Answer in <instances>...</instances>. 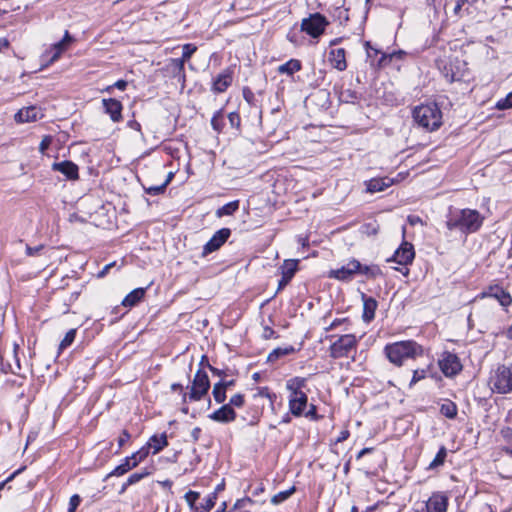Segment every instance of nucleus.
I'll return each mask as SVG.
<instances>
[{
  "mask_svg": "<svg viewBox=\"0 0 512 512\" xmlns=\"http://www.w3.org/2000/svg\"><path fill=\"white\" fill-rule=\"evenodd\" d=\"M485 217L475 209L450 208L446 216V227L450 231H459L464 235L477 232L483 225Z\"/></svg>",
  "mask_w": 512,
  "mask_h": 512,
  "instance_id": "f257e3e1",
  "label": "nucleus"
},
{
  "mask_svg": "<svg viewBox=\"0 0 512 512\" xmlns=\"http://www.w3.org/2000/svg\"><path fill=\"white\" fill-rule=\"evenodd\" d=\"M384 351L389 361L397 366H401L406 360L415 359L423 354L422 347L413 340L388 344Z\"/></svg>",
  "mask_w": 512,
  "mask_h": 512,
  "instance_id": "f03ea898",
  "label": "nucleus"
},
{
  "mask_svg": "<svg viewBox=\"0 0 512 512\" xmlns=\"http://www.w3.org/2000/svg\"><path fill=\"white\" fill-rule=\"evenodd\" d=\"M413 118L427 131L437 130L442 124V112L436 103L416 106L413 110Z\"/></svg>",
  "mask_w": 512,
  "mask_h": 512,
  "instance_id": "7ed1b4c3",
  "label": "nucleus"
},
{
  "mask_svg": "<svg viewBox=\"0 0 512 512\" xmlns=\"http://www.w3.org/2000/svg\"><path fill=\"white\" fill-rule=\"evenodd\" d=\"M492 392L509 394L512 392V366L500 365L490 375Z\"/></svg>",
  "mask_w": 512,
  "mask_h": 512,
  "instance_id": "20e7f679",
  "label": "nucleus"
},
{
  "mask_svg": "<svg viewBox=\"0 0 512 512\" xmlns=\"http://www.w3.org/2000/svg\"><path fill=\"white\" fill-rule=\"evenodd\" d=\"M357 339L353 334H345L339 337L330 346V356L332 358L348 357L350 352L356 349Z\"/></svg>",
  "mask_w": 512,
  "mask_h": 512,
  "instance_id": "39448f33",
  "label": "nucleus"
},
{
  "mask_svg": "<svg viewBox=\"0 0 512 512\" xmlns=\"http://www.w3.org/2000/svg\"><path fill=\"white\" fill-rule=\"evenodd\" d=\"M328 24L329 22L325 16L320 13H314L302 20L301 29L309 36L317 38L323 34Z\"/></svg>",
  "mask_w": 512,
  "mask_h": 512,
  "instance_id": "423d86ee",
  "label": "nucleus"
},
{
  "mask_svg": "<svg viewBox=\"0 0 512 512\" xmlns=\"http://www.w3.org/2000/svg\"><path fill=\"white\" fill-rule=\"evenodd\" d=\"M361 269V263L356 259H351L338 269L331 270L328 274L329 278L339 281H351Z\"/></svg>",
  "mask_w": 512,
  "mask_h": 512,
  "instance_id": "0eeeda50",
  "label": "nucleus"
},
{
  "mask_svg": "<svg viewBox=\"0 0 512 512\" xmlns=\"http://www.w3.org/2000/svg\"><path fill=\"white\" fill-rule=\"evenodd\" d=\"M439 367L443 374L452 377L462 370V365L457 355L444 352L439 359Z\"/></svg>",
  "mask_w": 512,
  "mask_h": 512,
  "instance_id": "6e6552de",
  "label": "nucleus"
},
{
  "mask_svg": "<svg viewBox=\"0 0 512 512\" xmlns=\"http://www.w3.org/2000/svg\"><path fill=\"white\" fill-rule=\"evenodd\" d=\"M415 257L414 247L411 243L403 242L388 261H394L399 265L407 266Z\"/></svg>",
  "mask_w": 512,
  "mask_h": 512,
  "instance_id": "1a4fd4ad",
  "label": "nucleus"
},
{
  "mask_svg": "<svg viewBox=\"0 0 512 512\" xmlns=\"http://www.w3.org/2000/svg\"><path fill=\"white\" fill-rule=\"evenodd\" d=\"M231 234L230 229L222 228L218 230L212 238L204 245L203 256L218 250L229 238Z\"/></svg>",
  "mask_w": 512,
  "mask_h": 512,
  "instance_id": "9d476101",
  "label": "nucleus"
},
{
  "mask_svg": "<svg viewBox=\"0 0 512 512\" xmlns=\"http://www.w3.org/2000/svg\"><path fill=\"white\" fill-rule=\"evenodd\" d=\"M102 105L104 112L109 115L114 123L122 120L123 105L119 100L114 98L102 99Z\"/></svg>",
  "mask_w": 512,
  "mask_h": 512,
  "instance_id": "9b49d317",
  "label": "nucleus"
},
{
  "mask_svg": "<svg viewBox=\"0 0 512 512\" xmlns=\"http://www.w3.org/2000/svg\"><path fill=\"white\" fill-rule=\"evenodd\" d=\"M73 42V38L69 34L68 31H65L64 37L59 42L52 45L49 51L46 52V55L49 56V62L53 63L59 59V57L64 53L69 45Z\"/></svg>",
  "mask_w": 512,
  "mask_h": 512,
  "instance_id": "f8f14e48",
  "label": "nucleus"
},
{
  "mask_svg": "<svg viewBox=\"0 0 512 512\" xmlns=\"http://www.w3.org/2000/svg\"><path fill=\"white\" fill-rule=\"evenodd\" d=\"M52 169L62 173L68 180H77L79 178L78 166L72 161L55 162L52 164Z\"/></svg>",
  "mask_w": 512,
  "mask_h": 512,
  "instance_id": "ddd939ff",
  "label": "nucleus"
},
{
  "mask_svg": "<svg viewBox=\"0 0 512 512\" xmlns=\"http://www.w3.org/2000/svg\"><path fill=\"white\" fill-rule=\"evenodd\" d=\"M43 117V113L40 108L36 106H29L20 109L15 114V121L18 123L33 122Z\"/></svg>",
  "mask_w": 512,
  "mask_h": 512,
  "instance_id": "4468645a",
  "label": "nucleus"
},
{
  "mask_svg": "<svg viewBox=\"0 0 512 512\" xmlns=\"http://www.w3.org/2000/svg\"><path fill=\"white\" fill-rule=\"evenodd\" d=\"M308 397L306 393H296L289 396V411L296 417L303 414L307 407Z\"/></svg>",
  "mask_w": 512,
  "mask_h": 512,
  "instance_id": "2eb2a0df",
  "label": "nucleus"
},
{
  "mask_svg": "<svg viewBox=\"0 0 512 512\" xmlns=\"http://www.w3.org/2000/svg\"><path fill=\"white\" fill-rule=\"evenodd\" d=\"M233 71L230 68L221 72L213 82V89L215 92L222 93L232 84Z\"/></svg>",
  "mask_w": 512,
  "mask_h": 512,
  "instance_id": "dca6fc26",
  "label": "nucleus"
},
{
  "mask_svg": "<svg viewBox=\"0 0 512 512\" xmlns=\"http://www.w3.org/2000/svg\"><path fill=\"white\" fill-rule=\"evenodd\" d=\"M448 499L442 494H433L426 503L427 512H446Z\"/></svg>",
  "mask_w": 512,
  "mask_h": 512,
  "instance_id": "f3484780",
  "label": "nucleus"
},
{
  "mask_svg": "<svg viewBox=\"0 0 512 512\" xmlns=\"http://www.w3.org/2000/svg\"><path fill=\"white\" fill-rule=\"evenodd\" d=\"M329 62L338 71H344L347 68L345 50L343 48L332 49L329 52Z\"/></svg>",
  "mask_w": 512,
  "mask_h": 512,
  "instance_id": "a211bd4d",
  "label": "nucleus"
},
{
  "mask_svg": "<svg viewBox=\"0 0 512 512\" xmlns=\"http://www.w3.org/2000/svg\"><path fill=\"white\" fill-rule=\"evenodd\" d=\"M210 387L208 376L198 370L194 376V400L206 393Z\"/></svg>",
  "mask_w": 512,
  "mask_h": 512,
  "instance_id": "6ab92c4d",
  "label": "nucleus"
},
{
  "mask_svg": "<svg viewBox=\"0 0 512 512\" xmlns=\"http://www.w3.org/2000/svg\"><path fill=\"white\" fill-rule=\"evenodd\" d=\"M236 413L230 405H223L210 415V418L222 423H228L235 419Z\"/></svg>",
  "mask_w": 512,
  "mask_h": 512,
  "instance_id": "aec40b11",
  "label": "nucleus"
},
{
  "mask_svg": "<svg viewBox=\"0 0 512 512\" xmlns=\"http://www.w3.org/2000/svg\"><path fill=\"white\" fill-rule=\"evenodd\" d=\"M392 179L385 178H374L366 182V190L369 193H376L384 191L386 188L392 185Z\"/></svg>",
  "mask_w": 512,
  "mask_h": 512,
  "instance_id": "412c9836",
  "label": "nucleus"
},
{
  "mask_svg": "<svg viewBox=\"0 0 512 512\" xmlns=\"http://www.w3.org/2000/svg\"><path fill=\"white\" fill-rule=\"evenodd\" d=\"M138 464L135 462L134 458H132V455L129 457H126L121 464L116 466L114 470H112L107 477L111 476H122L131 469L135 468Z\"/></svg>",
  "mask_w": 512,
  "mask_h": 512,
  "instance_id": "4be33fe9",
  "label": "nucleus"
},
{
  "mask_svg": "<svg viewBox=\"0 0 512 512\" xmlns=\"http://www.w3.org/2000/svg\"><path fill=\"white\" fill-rule=\"evenodd\" d=\"M363 300V319L370 322L375 316L377 301L372 297H365V295H363Z\"/></svg>",
  "mask_w": 512,
  "mask_h": 512,
  "instance_id": "5701e85b",
  "label": "nucleus"
},
{
  "mask_svg": "<svg viewBox=\"0 0 512 512\" xmlns=\"http://www.w3.org/2000/svg\"><path fill=\"white\" fill-rule=\"evenodd\" d=\"M167 436L166 434L161 435H153L147 442V446L150 451L152 450L153 454H157L160 452L165 446H167Z\"/></svg>",
  "mask_w": 512,
  "mask_h": 512,
  "instance_id": "b1692460",
  "label": "nucleus"
},
{
  "mask_svg": "<svg viewBox=\"0 0 512 512\" xmlns=\"http://www.w3.org/2000/svg\"><path fill=\"white\" fill-rule=\"evenodd\" d=\"M145 289L144 288H136L131 291L122 301V305L125 307H133L137 305L144 297Z\"/></svg>",
  "mask_w": 512,
  "mask_h": 512,
  "instance_id": "393cba45",
  "label": "nucleus"
},
{
  "mask_svg": "<svg viewBox=\"0 0 512 512\" xmlns=\"http://www.w3.org/2000/svg\"><path fill=\"white\" fill-rule=\"evenodd\" d=\"M406 55L407 53L404 50H397L391 53H382V56L378 61V66H388L393 60H403Z\"/></svg>",
  "mask_w": 512,
  "mask_h": 512,
  "instance_id": "a878e982",
  "label": "nucleus"
},
{
  "mask_svg": "<svg viewBox=\"0 0 512 512\" xmlns=\"http://www.w3.org/2000/svg\"><path fill=\"white\" fill-rule=\"evenodd\" d=\"M306 385V379L300 377H294L287 381L286 388L290 391V395H295L296 393H304L302 389Z\"/></svg>",
  "mask_w": 512,
  "mask_h": 512,
  "instance_id": "bb28decb",
  "label": "nucleus"
},
{
  "mask_svg": "<svg viewBox=\"0 0 512 512\" xmlns=\"http://www.w3.org/2000/svg\"><path fill=\"white\" fill-rule=\"evenodd\" d=\"M301 69V63L297 59H290L286 63L278 67V72L281 74L293 75Z\"/></svg>",
  "mask_w": 512,
  "mask_h": 512,
  "instance_id": "cd10ccee",
  "label": "nucleus"
},
{
  "mask_svg": "<svg viewBox=\"0 0 512 512\" xmlns=\"http://www.w3.org/2000/svg\"><path fill=\"white\" fill-rule=\"evenodd\" d=\"M298 268V260H285L281 266V274L286 277V279H292L295 272Z\"/></svg>",
  "mask_w": 512,
  "mask_h": 512,
  "instance_id": "c85d7f7f",
  "label": "nucleus"
},
{
  "mask_svg": "<svg viewBox=\"0 0 512 512\" xmlns=\"http://www.w3.org/2000/svg\"><path fill=\"white\" fill-rule=\"evenodd\" d=\"M295 352V348L291 345L289 346H285V347H278V348H275L273 351H271L268 355V361L269 362H274L276 361L277 359L283 357V356H286V355H289V354H292Z\"/></svg>",
  "mask_w": 512,
  "mask_h": 512,
  "instance_id": "c756f323",
  "label": "nucleus"
},
{
  "mask_svg": "<svg viewBox=\"0 0 512 512\" xmlns=\"http://www.w3.org/2000/svg\"><path fill=\"white\" fill-rule=\"evenodd\" d=\"M339 100L343 103L355 104L358 103V101L360 100V96L354 90L344 89L339 94Z\"/></svg>",
  "mask_w": 512,
  "mask_h": 512,
  "instance_id": "7c9ffc66",
  "label": "nucleus"
},
{
  "mask_svg": "<svg viewBox=\"0 0 512 512\" xmlns=\"http://www.w3.org/2000/svg\"><path fill=\"white\" fill-rule=\"evenodd\" d=\"M239 208V201H231L216 211L218 217L229 216L234 214Z\"/></svg>",
  "mask_w": 512,
  "mask_h": 512,
  "instance_id": "2f4dec72",
  "label": "nucleus"
},
{
  "mask_svg": "<svg viewBox=\"0 0 512 512\" xmlns=\"http://www.w3.org/2000/svg\"><path fill=\"white\" fill-rule=\"evenodd\" d=\"M358 274L367 276L368 278H376L382 274L381 269L377 265H362Z\"/></svg>",
  "mask_w": 512,
  "mask_h": 512,
  "instance_id": "473e14b6",
  "label": "nucleus"
},
{
  "mask_svg": "<svg viewBox=\"0 0 512 512\" xmlns=\"http://www.w3.org/2000/svg\"><path fill=\"white\" fill-rule=\"evenodd\" d=\"M295 491H296L295 486H292L288 490L281 491V492L275 494L271 498V503L274 505L281 504L282 502L286 501L292 494H294Z\"/></svg>",
  "mask_w": 512,
  "mask_h": 512,
  "instance_id": "72a5a7b5",
  "label": "nucleus"
},
{
  "mask_svg": "<svg viewBox=\"0 0 512 512\" xmlns=\"http://www.w3.org/2000/svg\"><path fill=\"white\" fill-rule=\"evenodd\" d=\"M446 456H447V449L444 446H441L440 449L438 450L435 458L429 464L428 468L435 469V468L443 465L445 462Z\"/></svg>",
  "mask_w": 512,
  "mask_h": 512,
  "instance_id": "f704fd0d",
  "label": "nucleus"
},
{
  "mask_svg": "<svg viewBox=\"0 0 512 512\" xmlns=\"http://www.w3.org/2000/svg\"><path fill=\"white\" fill-rule=\"evenodd\" d=\"M440 411L447 418L453 419L457 415V406L449 401L441 405Z\"/></svg>",
  "mask_w": 512,
  "mask_h": 512,
  "instance_id": "c9c22d12",
  "label": "nucleus"
},
{
  "mask_svg": "<svg viewBox=\"0 0 512 512\" xmlns=\"http://www.w3.org/2000/svg\"><path fill=\"white\" fill-rule=\"evenodd\" d=\"M148 475H150V471L147 468H145L141 472L133 473L128 477L127 485H134L141 481L142 479H144L145 477H147Z\"/></svg>",
  "mask_w": 512,
  "mask_h": 512,
  "instance_id": "e433bc0d",
  "label": "nucleus"
},
{
  "mask_svg": "<svg viewBox=\"0 0 512 512\" xmlns=\"http://www.w3.org/2000/svg\"><path fill=\"white\" fill-rule=\"evenodd\" d=\"M211 125L213 129L217 132H220L224 125V116L221 111H218L214 114L211 119Z\"/></svg>",
  "mask_w": 512,
  "mask_h": 512,
  "instance_id": "4c0bfd02",
  "label": "nucleus"
},
{
  "mask_svg": "<svg viewBox=\"0 0 512 512\" xmlns=\"http://www.w3.org/2000/svg\"><path fill=\"white\" fill-rule=\"evenodd\" d=\"M168 184H169V179H165V181L162 184L156 185V186H149V187L145 188V191L149 195H153V196L159 195V194L164 193L166 186Z\"/></svg>",
  "mask_w": 512,
  "mask_h": 512,
  "instance_id": "58836bf2",
  "label": "nucleus"
},
{
  "mask_svg": "<svg viewBox=\"0 0 512 512\" xmlns=\"http://www.w3.org/2000/svg\"><path fill=\"white\" fill-rule=\"evenodd\" d=\"M75 336H76V330L75 329H70L65 337L62 339V341L60 342V345H59V349L60 350H64L66 349L68 346H70L74 339H75Z\"/></svg>",
  "mask_w": 512,
  "mask_h": 512,
  "instance_id": "ea45409f",
  "label": "nucleus"
},
{
  "mask_svg": "<svg viewBox=\"0 0 512 512\" xmlns=\"http://www.w3.org/2000/svg\"><path fill=\"white\" fill-rule=\"evenodd\" d=\"M216 495L213 493L210 495L206 501L205 504L201 507H194V512H208L215 504Z\"/></svg>",
  "mask_w": 512,
  "mask_h": 512,
  "instance_id": "a19ab883",
  "label": "nucleus"
},
{
  "mask_svg": "<svg viewBox=\"0 0 512 512\" xmlns=\"http://www.w3.org/2000/svg\"><path fill=\"white\" fill-rule=\"evenodd\" d=\"M213 395L218 403H222L225 401V386L222 384H216L213 389Z\"/></svg>",
  "mask_w": 512,
  "mask_h": 512,
  "instance_id": "79ce46f5",
  "label": "nucleus"
},
{
  "mask_svg": "<svg viewBox=\"0 0 512 512\" xmlns=\"http://www.w3.org/2000/svg\"><path fill=\"white\" fill-rule=\"evenodd\" d=\"M149 453H150V449L146 444L145 446L140 448L137 452L133 453L132 458H134L135 462L137 464H139L149 455Z\"/></svg>",
  "mask_w": 512,
  "mask_h": 512,
  "instance_id": "37998d69",
  "label": "nucleus"
},
{
  "mask_svg": "<svg viewBox=\"0 0 512 512\" xmlns=\"http://www.w3.org/2000/svg\"><path fill=\"white\" fill-rule=\"evenodd\" d=\"M496 108L499 110H506L512 108V91L507 94L505 98L500 99L496 103Z\"/></svg>",
  "mask_w": 512,
  "mask_h": 512,
  "instance_id": "c03bdc74",
  "label": "nucleus"
},
{
  "mask_svg": "<svg viewBox=\"0 0 512 512\" xmlns=\"http://www.w3.org/2000/svg\"><path fill=\"white\" fill-rule=\"evenodd\" d=\"M128 85V82L126 80H118L113 85L107 86L103 91L111 93L114 88H117L119 90H125Z\"/></svg>",
  "mask_w": 512,
  "mask_h": 512,
  "instance_id": "a18cd8bd",
  "label": "nucleus"
},
{
  "mask_svg": "<svg viewBox=\"0 0 512 512\" xmlns=\"http://www.w3.org/2000/svg\"><path fill=\"white\" fill-rule=\"evenodd\" d=\"M426 377V371L424 369H417L413 371V376L410 382V387L416 384L418 381Z\"/></svg>",
  "mask_w": 512,
  "mask_h": 512,
  "instance_id": "49530a36",
  "label": "nucleus"
},
{
  "mask_svg": "<svg viewBox=\"0 0 512 512\" xmlns=\"http://www.w3.org/2000/svg\"><path fill=\"white\" fill-rule=\"evenodd\" d=\"M228 120L232 128H239L241 119L238 113L231 112L228 114Z\"/></svg>",
  "mask_w": 512,
  "mask_h": 512,
  "instance_id": "de8ad7c7",
  "label": "nucleus"
},
{
  "mask_svg": "<svg viewBox=\"0 0 512 512\" xmlns=\"http://www.w3.org/2000/svg\"><path fill=\"white\" fill-rule=\"evenodd\" d=\"M81 499L80 496L77 494H74L70 497L69 501V508L67 512H75L77 507L80 505Z\"/></svg>",
  "mask_w": 512,
  "mask_h": 512,
  "instance_id": "09e8293b",
  "label": "nucleus"
},
{
  "mask_svg": "<svg viewBox=\"0 0 512 512\" xmlns=\"http://www.w3.org/2000/svg\"><path fill=\"white\" fill-rule=\"evenodd\" d=\"M444 75L448 82L459 81L462 77V75H460L458 72H455L452 67L449 71L446 69Z\"/></svg>",
  "mask_w": 512,
  "mask_h": 512,
  "instance_id": "8fccbe9b",
  "label": "nucleus"
},
{
  "mask_svg": "<svg viewBox=\"0 0 512 512\" xmlns=\"http://www.w3.org/2000/svg\"><path fill=\"white\" fill-rule=\"evenodd\" d=\"M244 404V396L242 394H235L230 398V406L241 407Z\"/></svg>",
  "mask_w": 512,
  "mask_h": 512,
  "instance_id": "3c124183",
  "label": "nucleus"
},
{
  "mask_svg": "<svg viewBox=\"0 0 512 512\" xmlns=\"http://www.w3.org/2000/svg\"><path fill=\"white\" fill-rule=\"evenodd\" d=\"M130 437V433L127 430H123L120 436L118 437L119 447H123L129 441Z\"/></svg>",
  "mask_w": 512,
  "mask_h": 512,
  "instance_id": "603ef678",
  "label": "nucleus"
},
{
  "mask_svg": "<svg viewBox=\"0 0 512 512\" xmlns=\"http://www.w3.org/2000/svg\"><path fill=\"white\" fill-rule=\"evenodd\" d=\"M43 249V245H39L36 247H31L29 245L26 246V254L28 256H36Z\"/></svg>",
  "mask_w": 512,
  "mask_h": 512,
  "instance_id": "864d4df0",
  "label": "nucleus"
},
{
  "mask_svg": "<svg viewBox=\"0 0 512 512\" xmlns=\"http://www.w3.org/2000/svg\"><path fill=\"white\" fill-rule=\"evenodd\" d=\"M243 97L249 104H251L254 100V93L248 87H245L243 88Z\"/></svg>",
  "mask_w": 512,
  "mask_h": 512,
  "instance_id": "5fc2aeb1",
  "label": "nucleus"
},
{
  "mask_svg": "<svg viewBox=\"0 0 512 512\" xmlns=\"http://www.w3.org/2000/svg\"><path fill=\"white\" fill-rule=\"evenodd\" d=\"M18 350H19V345L17 343H14L13 344L14 360H15V364H16L17 369L20 370L21 369V365H20V359L18 357Z\"/></svg>",
  "mask_w": 512,
  "mask_h": 512,
  "instance_id": "6e6d98bb",
  "label": "nucleus"
},
{
  "mask_svg": "<svg viewBox=\"0 0 512 512\" xmlns=\"http://www.w3.org/2000/svg\"><path fill=\"white\" fill-rule=\"evenodd\" d=\"M497 298H499L501 305L506 306L509 305L511 302L510 296L503 291H501V296L496 295Z\"/></svg>",
  "mask_w": 512,
  "mask_h": 512,
  "instance_id": "4d7b16f0",
  "label": "nucleus"
},
{
  "mask_svg": "<svg viewBox=\"0 0 512 512\" xmlns=\"http://www.w3.org/2000/svg\"><path fill=\"white\" fill-rule=\"evenodd\" d=\"M0 370L3 373H8V372L15 373V370L12 368V366L10 364H7V365L3 364V357L1 355H0Z\"/></svg>",
  "mask_w": 512,
  "mask_h": 512,
  "instance_id": "13d9d810",
  "label": "nucleus"
},
{
  "mask_svg": "<svg viewBox=\"0 0 512 512\" xmlns=\"http://www.w3.org/2000/svg\"><path fill=\"white\" fill-rule=\"evenodd\" d=\"M274 335H275V331L272 328H270L268 326L264 327L263 334H262L263 338L270 339V338L274 337Z\"/></svg>",
  "mask_w": 512,
  "mask_h": 512,
  "instance_id": "bf43d9fd",
  "label": "nucleus"
},
{
  "mask_svg": "<svg viewBox=\"0 0 512 512\" xmlns=\"http://www.w3.org/2000/svg\"><path fill=\"white\" fill-rule=\"evenodd\" d=\"M305 415L311 419H318L317 410L314 405H310V408Z\"/></svg>",
  "mask_w": 512,
  "mask_h": 512,
  "instance_id": "052dcab7",
  "label": "nucleus"
},
{
  "mask_svg": "<svg viewBox=\"0 0 512 512\" xmlns=\"http://www.w3.org/2000/svg\"><path fill=\"white\" fill-rule=\"evenodd\" d=\"M349 435H350V433H349V431H348V430H342V431L340 432V434H339L338 438L336 439V442H337V443H341V442H343V441L347 440V439H348V437H349Z\"/></svg>",
  "mask_w": 512,
  "mask_h": 512,
  "instance_id": "680f3d73",
  "label": "nucleus"
},
{
  "mask_svg": "<svg viewBox=\"0 0 512 512\" xmlns=\"http://www.w3.org/2000/svg\"><path fill=\"white\" fill-rule=\"evenodd\" d=\"M408 221H409V223H410L411 225H416V224H418V223H419V224H423V222H422V220H421V218H420L419 216H414V215L409 216V217H408Z\"/></svg>",
  "mask_w": 512,
  "mask_h": 512,
  "instance_id": "e2e57ef3",
  "label": "nucleus"
},
{
  "mask_svg": "<svg viewBox=\"0 0 512 512\" xmlns=\"http://www.w3.org/2000/svg\"><path fill=\"white\" fill-rule=\"evenodd\" d=\"M22 469H18L17 471H15L14 473H12L4 482L0 483V490L3 489V487L5 486V484L9 481H11L17 474H19L21 472Z\"/></svg>",
  "mask_w": 512,
  "mask_h": 512,
  "instance_id": "0e129e2a",
  "label": "nucleus"
},
{
  "mask_svg": "<svg viewBox=\"0 0 512 512\" xmlns=\"http://www.w3.org/2000/svg\"><path fill=\"white\" fill-rule=\"evenodd\" d=\"M191 54H192L191 45L190 44H186L184 46V53H183L184 58H189Z\"/></svg>",
  "mask_w": 512,
  "mask_h": 512,
  "instance_id": "69168bd1",
  "label": "nucleus"
},
{
  "mask_svg": "<svg viewBox=\"0 0 512 512\" xmlns=\"http://www.w3.org/2000/svg\"><path fill=\"white\" fill-rule=\"evenodd\" d=\"M23 379H24V377L19 375L17 379L11 380L10 383L13 386L21 387Z\"/></svg>",
  "mask_w": 512,
  "mask_h": 512,
  "instance_id": "338daca9",
  "label": "nucleus"
},
{
  "mask_svg": "<svg viewBox=\"0 0 512 512\" xmlns=\"http://www.w3.org/2000/svg\"><path fill=\"white\" fill-rule=\"evenodd\" d=\"M503 452L512 460V447H504Z\"/></svg>",
  "mask_w": 512,
  "mask_h": 512,
  "instance_id": "774afa93",
  "label": "nucleus"
}]
</instances>
